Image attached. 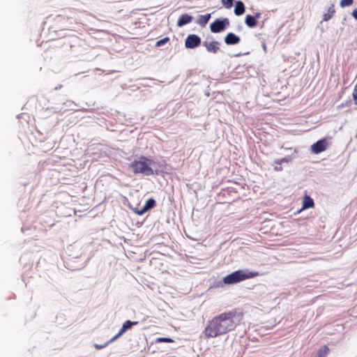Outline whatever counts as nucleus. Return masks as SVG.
<instances>
[{
    "label": "nucleus",
    "instance_id": "nucleus-18",
    "mask_svg": "<svg viewBox=\"0 0 357 357\" xmlns=\"http://www.w3.org/2000/svg\"><path fill=\"white\" fill-rule=\"evenodd\" d=\"M221 2L225 8H230L233 5L234 0H221Z\"/></svg>",
    "mask_w": 357,
    "mask_h": 357
},
{
    "label": "nucleus",
    "instance_id": "nucleus-24",
    "mask_svg": "<svg viewBox=\"0 0 357 357\" xmlns=\"http://www.w3.org/2000/svg\"><path fill=\"white\" fill-rule=\"evenodd\" d=\"M332 17L331 15L325 14L324 16V20L327 21Z\"/></svg>",
    "mask_w": 357,
    "mask_h": 357
},
{
    "label": "nucleus",
    "instance_id": "nucleus-15",
    "mask_svg": "<svg viewBox=\"0 0 357 357\" xmlns=\"http://www.w3.org/2000/svg\"><path fill=\"white\" fill-rule=\"evenodd\" d=\"M174 342V340L170 337H158L155 340L156 343H160V342L172 343Z\"/></svg>",
    "mask_w": 357,
    "mask_h": 357
},
{
    "label": "nucleus",
    "instance_id": "nucleus-10",
    "mask_svg": "<svg viewBox=\"0 0 357 357\" xmlns=\"http://www.w3.org/2000/svg\"><path fill=\"white\" fill-rule=\"evenodd\" d=\"M314 206V200L307 195H305L303 199V206L300 211Z\"/></svg>",
    "mask_w": 357,
    "mask_h": 357
},
{
    "label": "nucleus",
    "instance_id": "nucleus-12",
    "mask_svg": "<svg viewBox=\"0 0 357 357\" xmlns=\"http://www.w3.org/2000/svg\"><path fill=\"white\" fill-rule=\"evenodd\" d=\"M193 17L188 14H183L180 16L177 22V26L181 27L192 21Z\"/></svg>",
    "mask_w": 357,
    "mask_h": 357
},
{
    "label": "nucleus",
    "instance_id": "nucleus-2",
    "mask_svg": "<svg viewBox=\"0 0 357 357\" xmlns=\"http://www.w3.org/2000/svg\"><path fill=\"white\" fill-rule=\"evenodd\" d=\"M259 275H260V274L257 271L252 272L248 270H238L225 276L223 278V282L227 284H234Z\"/></svg>",
    "mask_w": 357,
    "mask_h": 357
},
{
    "label": "nucleus",
    "instance_id": "nucleus-17",
    "mask_svg": "<svg viewBox=\"0 0 357 357\" xmlns=\"http://www.w3.org/2000/svg\"><path fill=\"white\" fill-rule=\"evenodd\" d=\"M211 18V15L210 14H206V15H202L200 17V23L202 24H205L208 22V21L210 20Z\"/></svg>",
    "mask_w": 357,
    "mask_h": 357
},
{
    "label": "nucleus",
    "instance_id": "nucleus-20",
    "mask_svg": "<svg viewBox=\"0 0 357 357\" xmlns=\"http://www.w3.org/2000/svg\"><path fill=\"white\" fill-rule=\"evenodd\" d=\"M352 3L353 0H341L340 3L341 7L349 6Z\"/></svg>",
    "mask_w": 357,
    "mask_h": 357
},
{
    "label": "nucleus",
    "instance_id": "nucleus-9",
    "mask_svg": "<svg viewBox=\"0 0 357 357\" xmlns=\"http://www.w3.org/2000/svg\"><path fill=\"white\" fill-rule=\"evenodd\" d=\"M225 42L227 45H236L240 42V38L234 33H229L225 38Z\"/></svg>",
    "mask_w": 357,
    "mask_h": 357
},
{
    "label": "nucleus",
    "instance_id": "nucleus-5",
    "mask_svg": "<svg viewBox=\"0 0 357 357\" xmlns=\"http://www.w3.org/2000/svg\"><path fill=\"white\" fill-rule=\"evenodd\" d=\"M201 44V38L195 35H189L185 39V45L187 48L193 49L198 47Z\"/></svg>",
    "mask_w": 357,
    "mask_h": 357
},
{
    "label": "nucleus",
    "instance_id": "nucleus-14",
    "mask_svg": "<svg viewBox=\"0 0 357 357\" xmlns=\"http://www.w3.org/2000/svg\"><path fill=\"white\" fill-rule=\"evenodd\" d=\"M245 23L250 28L255 27L257 25V21L255 20V17L250 15H246Z\"/></svg>",
    "mask_w": 357,
    "mask_h": 357
},
{
    "label": "nucleus",
    "instance_id": "nucleus-25",
    "mask_svg": "<svg viewBox=\"0 0 357 357\" xmlns=\"http://www.w3.org/2000/svg\"><path fill=\"white\" fill-rule=\"evenodd\" d=\"M352 16L354 17V19L357 20V8L355 10H354L352 13Z\"/></svg>",
    "mask_w": 357,
    "mask_h": 357
},
{
    "label": "nucleus",
    "instance_id": "nucleus-16",
    "mask_svg": "<svg viewBox=\"0 0 357 357\" xmlns=\"http://www.w3.org/2000/svg\"><path fill=\"white\" fill-rule=\"evenodd\" d=\"M328 348L327 346H324L322 349L318 351V357H326L328 353Z\"/></svg>",
    "mask_w": 357,
    "mask_h": 357
},
{
    "label": "nucleus",
    "instance_id": "nucleus-8",
    "mask_svg": "<svg viewBox=\"0 0 357 357\" xmlns=\"http://www.w3.org/2000/svg\"><path fill=\"white\" fill-rule=\"evenodd\" d=\"M204 46L206 47L208 52L215 54L220 49V43L218 41H206L204 43Z\"/></svg>",
    "mask_w": 357,
    "mask_h": 357
},
{
    "label": "nucleus",
    "instance_id": "nucleus-19",
    "mask_svg": "<svg viewBox=\"0 0 357 357\" xmlns=\"http://www.w3.org/2000/svg\"><path fill=\"white\" fill-rule=\"evenodd\" d=\"M352 97L354 102V104L357 105V82L356 85L354 86L353 93H352Z\"/></svg>",
    "mask_w": 357,
    "mask_h": 357
},
{
    "label": "nucleus",
    "instance_id": "nucleus-1",
    "mask_svg": "<svg viewBox=\"0 0 357 357\" xmlns=\"http://www.w3.org/2000/svg\"><path fill=\"white\" fill-rule=\"evenodd\" d=\"M243 314L236 310L222 312L210 319L204 329L206 338H215L233 331L241 324Z\"/></svg>",
    "mask_w": 357,
    "mask_h": 357
},
{
    "label": "nucleus",
    "instance_id": "nucleus-13",
    "mask_svg": "<svg viewBox=\"0 0 357 357\" xmlns=\"http://www.w3.org/2000/svg\"><path fill=\"white\" fill-rule=\"evenodd\" d=\"M245 13V6L244 3L241 1H236L235 8H234V13L236 15H241Z\"/></svg>",
    "mask_w": 357,
    "mask_h": 357
},
{
    "label": "nucleus",
    "instance_id": "nucleus-11",
    "mask_svg": "<svg viewBox=\"0 0 357 357\" xmlns=\"http://www.w3.org/2000/svg\"><path fill=\"white\" fill-rule=\"evenodd\" d=\"M155 206V201L153 199H149L146 201L145 205L142 208V209L138 211L137 213L139 215H143L144 213L154 208Z\"/></svg>",
    "mask_w": 357,
    "mask_h": 357
},
{
    "label": "nucleus",
    "instance_id": "nucleus-23",
    "mask_svg": "<svg viewBox=\"0 0 357 357\" xmlns=\"http://www.w3.org/2000/svg\"><path fill=\"white\" fill-rule=\"evenodd\" d=\"M261 13L259 12H257L255 14V15L253 16V17H255V20H257V19L260 18L261 17Z\"/></svg>",
    "mask_w": 357,
    "mask_h": 357
},
{
    "label": "nucleus",
    "instance_id": "nucleus-3",
    "mask_svg": "<svg viewBox=\"0 0 357 357\" xmlns=\"http://www.w3.org/2000/svg\"><path fill=\"white\" fill-rule=\"evenodd\" d=\"M153 163L151 159L145 156H141L139 160H134L130 164V167L135 174H143L147 176L153 175V170L151 165Z\"/></svg>",
    "mask_w": 357,
    "mask_h": 357
},
{
    "label": "nucleus",
    "instance_id": "nucleus-22",
    "mask_svg": "<svg viewBox=\"0 0 357 357\" xmlns=\"http://www.w3.org/2000/svg\"><path fill=\"white\" fill-rule=\"evenodd\" d=\"M111 342L108 341L107 343H105V344L103 345H99V344H95V347L97 349H102L103 347H105V346H107L108 344H109Z\"/></svg>",
    "mask_w": 357,
    "mask_h": 357
},
{
    "label": "nucleus",
    "instance_id": "nucleus-21",
    "mask_svg": "<svg viewBox=\"0 0 357 357\" xmlns=\"http://www.w3.org/2000/svg\"><path fill=\"white\" fill-rule=\"evenodd\" d=\"M169 40V38L168 37H165V38L158 40L156 43L155 46L156 47L162 46V45H165V43H167Z\"/></svg>",
    "mask_w": 357,
    "mask_h": 357
},
{
    "label": "nucleus",
    "instance_id": "nucleus-6",
    "mask_svg": "<svg viewBox=\"0 0 357 357\" xmlns=\"http://www.w3.org/2000/svg\"><path fill=\"white\" fill-rule=\"evenodd\" d=\"M328 146L326 139H322L313 144L311 146V150L314 153H319L324 151Z\"/></svg>",
    "mask_w": 357,
    "mask_h": 357
},
{
    "label": "nucleus",
    "instance_id": "nucleus-7",
    "mask_svg": "<svg viewBox=\"0 0 357 357\" xmlns=\"http://www.w3.org/2000/svg\"><path fill=\"white\" fill-rule=\"evenodd\" d=\"M138 324L137 321H131L130 320H128L125 321L122 326V328L119 331V332L113 337L109 342H113L115 340H116L118 337L121 336L127 330L130 329L132 326H135Z\"/></svg>",
    "mask_w": 357,
    "mask_h": 357
},
{
    "label": "nucleus",
    "instance_id": "nucleus-4",
    "mask_svg": "<svg viewBox=\"0 0 357 357\" xmlns=\"http://www.w3.org/2000/svg\"><path fill=\"white\" fill-rule=\"evenodd\" d=\"M229 25V21L227 18L223 20H216L211 24L210 28L213 33H219L223 31Z\"/></svg>",
    "mask_w": 357,
    "mask_h": 357
}]
</instances>
